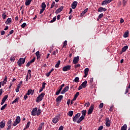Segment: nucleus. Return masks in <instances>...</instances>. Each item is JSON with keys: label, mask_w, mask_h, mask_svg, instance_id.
I'll list each match as a JSON object with an SVG mask.
<instances>
[{"label": "nucleus", "mask_w": 130, "mask_h": 130, "mask_svg": "<svg viewBox=\"0 0 130 130\" xmlns=\"http://www.w3.org/2000/svg\"><path fill=\"white\" fill-rule=\"evenodd\" d=\"M82 115L77 120V123H80L85 119V116H86V113H87V110H83L81 112Z\"/></svg>", "instance_id": "f257e3e1"}, {"label": "nucleus", "mask_w": 130, "mask_h": 130, "mask_svg": "<svg viewBox=\"0 0 130 130\" xmlns=\"http://www.w3.org/2000/svg\"><path fill=\"white\" fill-rule=\"evenodd\" d=\"M80 116H81V113H78L76 114L75 116L73 118V121L74 122H78V120H79V119L80 118Z\"/></svg>", "instance_id": "f03ea898"}, {"label": "nucleus", "mask_w": 130, "mask_h": 130, "mask_svg": "<svg viewBox=\"0 0 130 130\" xmlns=\"http://www.w3.org/2000/svg\"><path fill=\"white\" fill-rule=\"evenodd\" d=\"M59 116H60V115L58 114L53 118L52 120L53 123H54V124H55L56 123H57L58 121H59Z\"/></svg>", "instance_id": "7ed1b4c3"}, {"label": "nucleus", "mask_w": 130, "mask_h": 130, "mask_svg": "<svg viewBox=\"0 0 130 130\" xmlns=\"http://www.w3.org/2000/svg\"><path fill=\"white\" fill-rule=\"evenodd\" d=\"M25 59L24 58H20L19 60L17 61V63L19 67H22V64L25 63Z\"/></svg>", "instance_id": "20e7f679"}, {"label": "nucleus", "mask_w": 130, "mask_h": 130, "mask_svg": "<svg viewBox=\"0 0 130 130\" xmlns=\"http://www.w3.org/2000/svg\"><path fill=\"white\" fill-rule=\"evenodd\" d=\"M93 110H94V105L92 104L88 110L87 114L88 115L92 114V113L93 112Z\"/></svg>", "instance_id": "39448f33"}, {"label": "nucleus", "mask_w": 130, "mask_h": 130, "mask_svg": "<svg viewBox=\"0 0 130 130\" xmlns=\"http://www.w3.org/2000/svg\"><path fill=\"white\" fill-rule=\"evenodd\" d=\"M37 110H38V108L37 107L34 108L32 109V110L31 111V115H32V116H35V115H37Z\"/></svg>", "instance_id": "423d86ee"}, {"label": "nucleus", "mask_w": 130, "mask_h": 130, "mask_svg": "<svg viewBox=\"0 0 130 130\" xmlns=\"http://www.w3.org/2000/svg\"><path fill=\"white\" fill-rule=\"evenodd\" d=\"M70 70H71V66L70 65L64 66L62 68L63 72H68V71H70Z\"/></svg>", "instance_id": "0eeeda50"}, {"label": "nucleus", "mask_w": 130, "mask_h": 130, "mask_svg": "<svg viewBox=\"0 0 130 130\" xmlns=\"http://www.w3.org/2000/svg\"><path fill=\"white\" fill-rule=\"evenodd\" d=\"M79 56H77V57H75L73 59V62L74 64H77L78 62H79Z\"/></svg>", "instance_id": "6e6552de"}, {"label": "nucleus", "mask_w": 130, "mask_h": 130, "mask_svg": "<svg viewBox=\"0 0 130 130\" xmlns=\"http://www.w3.org/2000/svg\"><path fill=\"white\" fill-rule=\"evenodd\" d=\"M63 98V95H59L56 99V102H59V103H60L61 100Z\"/></svg>", "instance_id": "1a4fd4ad"}, {"label": "nucleus", "mask_w": 130, "mask_h": 130, "mask_svg": "<svg viewBox=\"0 0 130 130\" xmlns=\"http://www.w3.org/2000/svg\"><path fill=\"white\" fill-rule=\"evenodd\" d=\"M69 88L70 87L69 86H66V87H64L61 91V94H64L66 92H68V91H69Z\"/></svg>", "instance_id": "9d476101"}, {"label": "nucleus", "mask_w": 130, "mask_h": 130, "mask_svg": "<svg viewBox=\"0 0 130 130\" xmlns=\"http://www.w3.org/2000/svg\"><path fill=\"white\" fill-rule=\"evenodd\" d=\"M78 5V2L77 1H74L72 4V8L73 9H76L77 8V6Z\"/></svg>", "instance_id": "9b49d317"}, {"label": "nucleus", "mask_w": 130, "mask_h": 130, "mask_svg": "<svg viewBox=\"0 0 130 130\" xmlns=\"http://www.w3.org/2000/svg\"><path fill=\"white\" fill-rule=\"evenodd\" d=\"M63 9V7L62 6L60 7L58 9H57L55 12L56 15H57V14H59V13H60V12H61V11H62Z\"/></svg>", "instance_id": "f8f14e48"}, {"label": "nucleus", "mask_w": 130, "mask_h": 130, "mask_svg": "<svg viewBox=\"0 0 130 130\" xmlns=\"http://www.w3.org/2000/svg\"><path fill=\"white\" fill-rule=\"evenodd\" d=\"M106 11H107V9L103 7H100L98 10V12H106Z\"/></svg>", "instance_id": "ddd939ff"}, {"label": "nucleus", "mask_w": 130, "mask_h": 130, "mask_svg": "<svg viewBox=\"0 0 130 130\" xmlns=\"http://www.w3.org/2000/svg\"><path fill=\"white\" fill-rule=\"evenodd\" d=\"M5 24H6V25H11V24H12V18H8L5 22Z\"/></svg>", "instance_id": "4468645a"}, {"label": "nucleus", "mask_w": 130, "mask_h": 130, "mask_svg": "<svg viewBox=\"0 0 130 130\" xmlns=\"http://www.w3.org/2000/svg\"><path fill=\"white\" fill-rule=\"evenodd\" d=\"M106 126H110V121H109V118L108 117L106 118Z\"/></svg>", "instance_id": "2eb2a0df"}, {"label": "nucleus", "mask_w": 130, "mask_h": 130, "mask_svg": "<svg viewBox=\"0 0 130 130\" xmlns=\"http://www.w3.org/2000/svg\"><path fill=\"white\" fill-rule=\"evenodd\" d=\"M110 4L109 0H105L102 3V6H105V5H108Z\"/></svg>", "instance_id": "dca6fc26"}, {"label": "nucleus", "mask_w": 130, "mask_h": 130, "mask_svg": "<svg viewBox=\"0 0 130 130\" xmlns=\"http://www.w3.org/2000/svg\"><path fill=\"white\" fill-rule=\"evenodd\" d=\"M43 99L41 97L39 98V95L36 99V102H37V103H39L40 101H42V100Z\"/></svg>", "instance_id": "f3484780"}, {"label": "nucleus", "mask_w": 130, "mask_h": 130, "mask_svg": "<svg viewBox=\"0 0 130 130\" xmlns=\"http://www.w3.org/2000/svg\"><path fill=\"white\" fill-rule=\"evenodd\" d=\"M16 122H17L18 123H19V122H21V117H20L19 116H17L16 117V118L15 119V121Z\"/></svg>", "instance_id": "a211bd4d"}, {"label": "nucleus", "mask_w": 130, "mask_h": 130, "mask_svg": "<svg viewBox=\"0 0 130 130\" xmlns=\"http://www.w3.org/2000/svg\"><path fill=\"white\" fill-rule=\"evenodd\" d=\"M8 77H7V76H5V78L2 83V86H4L5 84H6L7 82H8Z\"/></svg>", "instance_id": "6ab92c4d"}, {"label": "nucleus", "mask_w": 130, "mask_h": 130, "mask_svg": "<svg viewBox=\"0 0 130 130\" xmlns=\"http://www.w3.org/2000/svg\"><path fill=\"white\" fill-rule=\"evenodd\" d=\"M32 1L33 0H25V6H29Z\"/></svg>", "instance_id": "aec40b11"}, {"label": "nucleus", "mask_w": 130, "mask_h": 130, "mask_svg": "<svg viewBox=\"0 0 130 130\" xmlns=\"http://www.w3.org/2000/svg\"><path fill=\"white\" fill-rule=\"evenodd\" d=\"M128 33H129L128 30H127L126 31H125L124 35H123V37H124V38H127V37H128Z\"/></svg>", "instance_id": "412c9836"}, {"label": "nucleus", "mask_w": 130, "mask_h": 130, "mask_svg": "<svg viewBox=\"0 0 130 130\" xmlns=\"http://www.w3.org/2000/svg\"><path fill=\"white\" fill-rule=\"evenodd\" d=\"M127 48H128V46L127 45L124 46L122 48V52H125V51H126V49H127Z\"/></svg>", "instance_id": "4be33fe9"}, {"label": "nucleus", "mask_w": 130, "mask_h": 130, "mask_svg": "<svg viewBox=\"0 0 130 130\" xmlns=\"http://www.w3.org/2000/svg\"><path fill=\"white\" fill-rule=\"evenodd\" d=\"M5 125H6V123H5L4 121L0 122V128H4V127H5Z\"/></svg>", "instance_id": "5701e85b"}, {"label": "nucleus", "mask_w": 130, "mask_h": 130, "mask_svg": "<svg viewBox=\"0 0 130 130\" xmlns=\"http://www.w3.org/2000/svg\"><path fill=\"white\" fill-rule=\"evenodd\" d=\"M53 71H54V69L52 68V69L49 71V72H48V73H46V77H49V76H50V74H51L52 72H53Z\"/></svg>", "instance_id": "b1692460"}, {"label": "nucleus", "mask_w": 130, "mask_h": 130, "mask_svg": "<svg viewBox=\"0 0 130 130\" xmlns=\"http://www.w3.org/2000/svg\"><path fill=\"white\" fill-rule=\"evenodd\" d=\"M41 112H42V111L41 110V109H40V108H39L37 111V116H39V115L41 114Z\"/></svg>", "instance_id": "393cba45"}, {"label": "nucleus", "mask_w": 130, "mask_h": 130, "mask_svg": "<svg viewBox=\"0 0 130 130\" xmlns=\"http://www.w3.org/2000/svg\"><path fill=\"white\" fill-rule=\"evenodd\" d=\"M88 8H86L83 11H82V12L81 13V16H84V15H85V14L88 12Z\"/></svg>", "instance_id": "a878e982"}, {"label": "nucleus", "mask_w": 130, "mask_h": 130, "mask_svg": "<svg viewBox=\"0 0 130 130\" xmlns=\"http://www.w3.org/2000/svg\"><path fill=\"white\" fill-rule=\"evenodd\" d=\"M81 85L83 87V88H86V87H87V80H85Z\"/></svg>", "instance_id": "bb28decb"}, {"label": "nucleus", "mask_w": 130, "mask_h": 130, "mask_svg": "<svg viewBox=\"0 0 130 130\" xmlns=\"http://www.w3.org/2000/svg\"><path fill=\"white\" fill-rule=\"evenodd\" d=\"M73 114H74V111H69L68 113V115L70 116V117H72V116H73Z\"/></svg>", "instance_id": "cd10ccee"}, {"label": "nucleus", "mask_w": 130, "mask_h": 130, "mask_svg": "<svg viewBox=\"0 0 130 130\" xmlns=\"http://www.w3.org/2000/svg\"><path fill=\"white\" fill-rule=\"evenodd\" d=\"M126 128H127V125L125 124L121 127V130H126Z\"/></svg>", "instance_id": "c85d7f7f"}, {"label": "nucleus", "mask_w": 130, "mask_h": 130, "mask_svg": "<svg viewBox=\"0 0 130 130\" xmlns=\"http://www.w3.org/2000/svg\"><path fill=\"white\" fill-rule=\"evenodd\" d=\"M19 98H17L16 99H15L12 103V104H14V103H18V102H19Z\"/></svg>", "instance_id": "c756f323"}, {"label": "nucleus", "mask_w": 130, "mask_h": 130, "mask_svg": "<svg viewBox=\"0 0 130 130\" xmlns=\"http://www.w3.org/2000/svg\"><path fill=\"white\" fill-rule=\"evenodd\" d=\"M41 8H42V9L45 10V9L46 8V5L45 4V3L43 2V3H42Z\"/></svg>", "instance_id": "7c9ffc66"}, {"label": "nucleus", "mask_w": 130, "mask_h": 130, "mask_svg": "<svg viewBox=\"0 0 130 130\" xmlns=\"http://www.w3.org/2000/svg\"><path fill=\"white\" fill-rule=\"evenodd\" d=\"M44 125V123H41L39 127L38 128V130H41V129H43L42 128V127Z\"/></svg>", "instance_id": "2f4dec72"}, {"label": "nucleus", "mask_w": 130, "mask_h": 130, "mask_svg": "<svg viewBox=\"0 0 130 130\" xmlns=\"http://www.w3.org/2000/svg\"><path fill=\"white\" fill-rule=\"evenodd\" d=\"M30 124H31V122H28L26 124L25 127L24 128V130L26 129V128H28V127H29Z\"/></svg>", "instance_id": "473e14b6"}, {"label": "nucleus", "mask_w": 130, "mask_h": 130, "mask_svg": "<svg viewBox=\"0 0 130 130\" xmlns=\"http://www.w3.org/2000/svg\"><path fill=\"white\" fill-rule=\"evenodd\" d=\"M74 82H75V83H79V82H80V78L76 77L74 79Z\"/></svg>", "instance_id": "72a5a7b5"}, {"label": "nucleus", "mask_w": 130, "mask_h": 130, "mask_svg": "<svg viewBox=\"0 0 130 130\" xmlns=\"http://www.w3.org/2000/svg\"><path fill=\"white\" fill-rule=\"evenodd\" d=\"M7 106H8V104H5L2 107V108H1V110H4V109H6V107H7Z\"/></svg>", "instance_id": "f704fd0d"}, {"label": "nucleus", "mask_w": 130, "mask_h": 130, "mask_svg": "<svg viewBox=\"0 0 130 130\" xmlns=\"http://www.w3.org/2000/svg\"><path fill=\"white\" fill-rule=\"evenodd\" d=\"M59 64H60V60H59L55 66V68H59Z\"/></svg>", "instance_id": "c9c22d12"}, {"label": "nucleus", "mask_w": 130, "mask_h": 130, "mask_svg": "<svg viewBox=\"0 0 130 130\" xmlns=\"http://www.w3.org/2000/svg\"><path fill=\"white\" fill-rule=\"evenodd\" d=\"M8 97H9V95H5L3 98V99H2V101L6 102V100H7V99H8Z\"/></svg>", "instance_id": "e433bc0d"}, {"label": "nucleus", "mask_w": 130, "mask_h": 130, "mask_svg": "<svg viewBox=\"0 0 130 130\" xmlns=\"http://www.w3.org/2000/svg\"><path fill=\"white\" fill-rule=\"evenodd\" d=\"M94 78H91L89 80V84L90 85H93V82Z\"/></svg>", "instance_id": "4c0bfd02"}, {"label": "nucleus", "mask_w": 130, "mask_h": 130, "mask_svg": "<svg viewBox=\"0 0 130 130\" xmlns=\"http://www.w3.org/2000/svg\"><path fill=\"white\" fill-rule=\"evenodd\" d=\"M7 14H6V13H3L2 14V18L3 19V20H5V19H7Z\"/></svg>", "instance_id": "58836bf2"}, {"label": "nucleus", "mask_w": 130, "mask_h": 130, "mask_svg": "<svg viewBox=\"0 0 130 130\" xmlns=\"http://www.w3.org/2000/svg\"><path fill=\"white\" fill-rule=\"evenodd\" d=\"M44 96H45V93L44 92H42L40 94V95H39V97H41L43 99V97H44Z\"/></svg>", "instance_id": "ea45409f"}, {"label": "nucleus", "mask_w": 130, "mask_h": 130, "mask_svg": "<svg viewBox=\"0 0 130 130\" xmlns=\"http://www.w3.org/2000/svg\"><path fill=\"white\" fill-rule=\"evenodd\" d=\"M56 21V16H55L53 17V19H52L50 21V23H53V22H55Z\"/></svg>", "instance_id": "a19ab883"}, {"label": "nucleus", "mask_w": 130, "mask_h": 130, "mask_svg": "<svg viewBox=\"0 0 130 130\" xmlns=\"http://www.w3.org/2000/svg\"><path fill=\"white\" fill-rule=\"evenodd\" d=\"M32 89H29L27 91V93H26V95H28L29 96V95H30V94H32Z\"/></svg>", "instance_id": "79ce46f5"}, {"label": "nucleus", "mask_w": 130, "mask_h": 130, "mask_svg": "<svg viewBox=\"0 0 130 130\" xmlns=\"http://www.w3.org/2000/svg\"><path fill=\"white\" fill-rule=\"evenodd\" d=\"M67 44H68V41H65L64 42V43H63V45L62 48H63V47H65V48H66V47H67Z\"/></svg>", "instance_id": "37998d69"}, {"label": "nucleus", "mask_w": 130, "mask_h": 130, "mask_svg": "<svg viewBox=\"0 0 130 130\" xmlns=\"http://www.w3.org/2000/svg\"><path fill=\"white\" fill-rule=\"evenodd\" d=\"M88 73H89V68H86L84 70V74H87L88 75Z\"/></svg>", "instance_id": "c03bdc74"}, {"label": "nucleus", "mask_w": 130, "mask_h": 130, "mask_svg": "<svg viewBox=\"0 0 130 130\" xmlns=\"http://www.w3.org/2000/svg\"><path fill=\"white\" fill-rule=\"evenodd\" d=\"M13 33H14V30H11L10 32H9V34L7 35L6 36V37H8V36H10V35L13 34Z\"/></svg>", "instance_id": "a18cd8bd"}, {"label": "nucleus", "mask_w": 130, "mask_h": 130, "mask_svg": "<svg viewBox=\"0 0 130 130\" xmlns=\"http://www.w3.org/2000/svg\"><path fill=\"white\" fill-rule=\"evenodd\" d=\"M36 59V57H34L30 61H29L30 63H33L34 61H35V60Z\"/></svg>", "instance_id": "49530a36"}, {"label": "nucleus", "mask_w": 130, "mask_h": 130, "mask_svg": "<svg viewBox=\"0 0 130 130\" xmlns=\"http://www.w3.org/2000/svg\"><path fill=\"white\" fill-rule=\"evenodd\" d=\"M7 125H12V120H10L7 122Z\"/></svg>", "instance_id": "de8ad7c7"}, {"label": "nucleus", "mask_w": 130, "mask_h": 130, "mask_svg": "<svg viewBox=\"0 0 130 130\" xmlns=\"http://www.w3.org/2000/svg\"><path fill=\"white\" fill-rule=\"evenodd\" d=\"M54 6H55V2H53L52 3V5L51 6L50 9H52V8H53L54 7Z\"/></svg>", "instance_id": "09e8293b"}, {"label": "nucleus", "mask_w": 130, "mask_h": 130, "mask_svg": "<svg viewBox=\"0 0 130 130\" xmlns=\"http://www.w3.org/2000/svg\"><path fill=\"white\" fill-rule=\"evenodd\" d=\"M10 60H11V61H13L14 62V61H15V60H16V59H15V57L12 56L10 57Z\"/></svg>", "instance_id": "8fccbe9b"}, {"label": "nucleus", "mask_w": 130, "mask_h": 130, "mask_svg": "<svg viewBox=\"0 0 130 130\" xmlns=\"http://www.w3.org/2000/svg\"><path fill=\"white\" fill-rule=\"evenodd\" d=\"M104 105V104H103V103H102L100 104V105L99 106V108L100 109H101L103 107V106Z\"/></svg>", "instance_id": "3c124183"}, {"label": "nucleus", "mask_w": 130, "mask_h": 130, "mask_svg": "<svg viewBox=\"0 0 130 130\" xmlns=\"http://www.w3.org/2000/svg\"><path fill=\"white\" fill-rule=\"evenodd\" d=\"M45 85H46V83L45 82H43L42 83V88L43 89H45Z\"/></svg>", "instance_id": "603ef678"}, {"label": "nucleus", "mask_w": 130, "mask_h": 130, "mask_svg": "<svg viewBox=\"0 0 130 130\" xmlns=\"http://www.w3.org/2000/svg\"><path fill=\"white\" fill-rule=\"evenodd\" d=\"M103 13H101L99 15L98 18L99 19H101L102 18H103Z\"/></svg>", "instance_id": "864d4df0"}, {"label": "nucleus", "mask_w": 130, "mask_h": 130, "mask_svg": "<svg viewBox=\"0 0 130 130\" xmlns=\"http://www.w3.org/2000/svg\"><path fill=\"white\" fill-rule=\"evenodd\" d=\"M114 107V106L113 105L111 106V107H110V108L109 109V111H113V107Z\"/></svg>", "instance_id": "5fc2aeb1"}, {"label": "nucleus", "mask_w": 130, "mask_h": 130, "mask_svg": "<svg viewBox=\"0 0 130 130\" xmlns=\"http://www.w3.org/2000/svg\"><path fill=\"white\" fill-rule=\"evenodd\" d=\"M79 95H80V92H77L76 93V94H75L74 96H75V97H76V98H78Z\"/></svg>", "instance_id": "6e6d98bb"}, {"label": "nucleus", "mask_w": 130, "mask_h": 130, "mask_svg": "<svg viewBox=\"0 0 130 130\" xmlns=\"http://www.w3.org/2000/svg\"><path fill=\"white\" fill-rule=\"evenodd\" d=\"M84 105L85 106H87V107H89L90 106V103H85Z\"/></svg>", "instance_id": "4d7b16f0"}, {"label": "nucleus", "mask_w": 130, "mask_h": 130, "mask_svg": "<svg viewBox=\"0 0 130 130\" xmlns=\"http://www.w3.org/2000/svg\"><path fill=\"white\" fill-rule=\"evenodd\" d=\"M8 127L7 128V130H10L12 128V125H7Z\"/></svg>", "instance_id": "13d9d810"}, {"label": "nucleus", "mask_w": 130, "mask_h": 130, "mask_svg": "<svg viewBox=\"0 0 130 130\" xmlns=\"http://www.w3.org/2000/svg\"><path fill=\"white\" fill-rule=\"evenodd\" d=\"M26 23H23L22 25H21V28H25V27H26Z\"/></svg>", "instance_id": "bf43d9fd"}, {"label": "nucleus", "mask_w": 130, "mask_h": 130, "mask_svg": "<svg viewBox=\"0 0 130 130\" xmlns=\"http://www.w3.org/2000/svg\"><path fill=\"white\" fill-rule=\"evenodd\" d=\"M17 124H19V123H17V122H15V121L13 124V126H16V125H17Z\"/></svg>", "instance_id": "052dcab7"}, {"label": "nucleus", "mask_w": 130, "mask_h": 130, "mask_svg": "<svg viewBox=\"0 0 130 130\" xmlns=\"http://www.w3.org/2000/svg\"><path fill=\"white\" fill-rule=\"evenodd\" d=\"M83 87L81 85L79 86L78 90H82V89H83Z\"/></svg>", "instance_id": "680f3d73"}, {"label": "nucleus", "mask_w": 130, "mask_h": 130, "mask_svg": "<svg viewBox=\"0 0 130 130\" xmlns=\"http://www.w3.org/2000/svg\"><path fill=\"white\" fill-rule=\"evenodd\" d=\"M60 92H61L60 90H58L56 91L55 95H59V93H60Z\"/></svg>", "instance_id": "e2e57ef3"}, {"label": "nucleus", "mask_w": 130, "mask_h": 130, "mask_svg": "<svg viewBox=\"0 0 130 130\" xmlns=\"http://www.w3.org/2000/svg\"><path fill=\"white\" fill-rule=\"evenodd\" d=\"M58 130H63V126L61 125L59 127Z\"/></svg>", "instance_id": "0e129e2a"}, {"label": "nucleus", "mask_w": 130, "mask_h": 130, "mask_svg": "<svg viewBox=\"0 0 130 130\" xmlns=\"http://www.w3.org/2000/svg\"><path fill=\"white\" fill-rule=\"evenodd\" d=\"M79 67H80V64H77L75 66V69H78Z\"/></svg>", "instance_id": "69168bd1"}, {"label": "nucleus", "mask_w": 130, "mask_h": 130, "mask_svg": "<svg viewBox=\"0 0 130 130\" xmlns=\"http://www.w3.org/2000/svg\"><path fill=\"white\" fill-rule=\"evenodd\" d=\"M44 11H45V9H42L41 10V11H40V14H42V13H43V12H44Z\"/></svg>", "instance_id": "338daca9"}, {"label": "nucleus", "mask_w": 130, "mask_h": 130, "mask_svg": "<svg viewBox=\"0 0 130 130\" xmlns=\"http://www.w3.org/2000/svg\"><path fill=\"white\" fill-rule=\"evenodd\" d=\"M102 129H103V126H100L99 127V128H98V130H102Z\"/></svg>", "instance_id": "774afa93"}]
</instances>
